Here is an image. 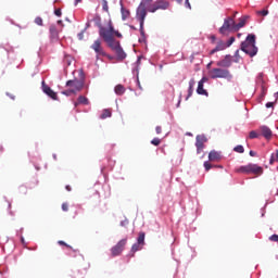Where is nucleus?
Instances as JSON below:
<instances>
[{"instance_id":"obj_1","label":"nucleus","mask_w":278,"mask_h":278,"mask_svg":"<svg viewBox=\"0 0 278 278\" xmlns=\"http://www.w3.org/2000/svg\"><path fill=\"white\" fill-rule=\"evenodd\" d=\"M99 36L104 40V42L108 45L110 49L113 51L117 49L121 46V41L114 39L116 38H123V34L121 31L114 29V23H112V20L109 21L108 27L103 25H99Z\"/></svg>"},{"instance_id":"obj_2","label":"nucleus","mask_w":278,"mask_h":278,"mask_svg":"<svg viewBox=\"0 0 278 278\" xmlns=\"http://www.w3.org/2000/svg\"><path fill=\"white\" fill-rule=\"evenodd\" d=\"M241 51L247 53L250 58H255L257 55V46H255V35L250 34L247 36L245 40L241 42L240 46Z\"/></svg>"},{"instance_id":"obj_3","label":"nucleus","mask_w":278,"mask_h":278,"mask_svg":"<svg viewBox=\"0 0 278 278\" xmlns=\"http://www.w3.org/2000/svg\"><path fill=\"white\" fill-rule=\"evenodd\" d=\"M208 75L211 79H227L228 81H231V79H233V75H231V72H229V70L227 68H212L210 70Z\"/></svg>"},{"instance_id":"obj_4","label":"nucleus","mask_w":278,"mask_h":278,"mask_svg":"<svg viewBox=\"0 0 278 278\" xmlns=\"http://www.w3.org/2000/svg\"><path fill=\"white\" fill-rule=\"evenodd\" d=\"M236 173H243L245 175H264V168L257 164L250 163L237 168Z\"/></svg>"},{"instance_id":"obj_5","label":"nucleus","mask_w":278,"mask_h":278,"mask_svg":"<svg viewBox=\"0 0 278 278\" xmlns=\"http://www.w3.org/2000/svg\"><path fill=\"white\" fill-rule=\"evenodd\" d=\"M137 18L140 23V35L144 40V20L147 18V5H144V2H141L137 9ZM142 40L139 39V42H142Z\"/></svg>"},{"instance_id":"obj_6","label":"nucleus","mask_w":278,"mask_h":278,"mask_svg":"<svg viewBox=\"0 0 278 278\" xmlns=\"http://www.w3.org/2000/svg\"><path fill=\"white\" fill-rule=\"evenodd\" d=\"M233 26H236L233 17L225 18L223 26L219 28V34H222V36H227L229 31H233Z\"/></svg>"},{"instance_id":"obj_7","label":"nucleus","mask_w":278,"mask_h":278,"mask_svg":"<svg viewBox=\"0 0 278 278\" xmlns=\"http://www.w3.org/2000/svg\"><path fill=\"white\" fill-rule=\"evenodd\" d=\"M170 3L166 0H156L152 5L149 7L148 12L152 14L157 12V10H168Z\"/></svg>"},{"instance_id":"obj_8","label":"nucleus","mask_w":278,"mask_h":278,"mask_svg":"<svg viewBox=\"0 0 278 278\" xmlns=\"http://www.w3.org/2000/svg\"><path fill=\"white\" fill-rule=\"evenodd\" d=\"M84 79H73V80H67L66 86L67 88H71L75 94L77 92H81L84 90Z\"/></svg>"},{"instance_id":"obj_9","label":"nucleus","mask_w":278,"mask_h":278,"mask_svg":"<svg viewBox=\"0 0 278 278\" xmlns=\"http://www.w3.org/2000/svg\"><path fill=\"white\" fill-rule=\"evenodd\" d=\"M125 247H127V238L119 240L117 244L111 249L112 257H117V255H121V253L125 251Z\"/></svg>"},{"instance_id":"obj_10","label":"nucleus","mask_w":278,"mask_h":278,"mask_svg":"<svg viewBox=\"0 0 278 278\" xmlns=\"http://www.w3.org/2000/svg\"><path fill=\"white\" fill-rule=\"evenodd\" d=\"M90 48L94 50L97 60H99V58H108V53L105 52V50H103V47L101 46V39H97L96 41H93Z\"/></svg>"},{"instance_id":"obj_11","label":"nucleus","mask_w":278,"mask_h":278,"mask_svg":"<svg viewBox=\"0 0 278 278\" xmlns=\"http://www.w3.org/2000/svg\"><path fill=\"white\" fill-rule=\"evenodd\" d=\"M207 136L205 135H197L195 149L198 155H201V152L203 151V149H205V143L207 142Z\"/></svg>"},{"instance_id":"obj_12","label":"nucleus","mask_w":278,"mask_h":278,"mask_svg":"<svg viewBox=\"0 0 278 278\" xmlns=\"http://www.w3.org/2000/svg\"><path fill=\"white\" fill-rule=\"evenodd\" d=\"M41 88L45 94L50 97V99H53V101H58V93L53 91V89H51V87H49L45 80L41 83Z\"/></svg>"},{"instance_id":"obj_13","label":"nucleus","mask_w":278,"mask_h":278,"mask_svg":"<svg viewBox=\"0 0 278 278\" xmlns=\"http://www.w3.org/2000/svg\"><path fill=\"white\" fill-rule=\"evenodd\" d=\"M232 62H233L232 56L228 54L223 60L217 61L216 66H219V68H229Z\"/></svg>"},{"instance_id":"obj_14","label":"nucleus","mask_w":278,"mask_h":278,"mask_svg":"<svg viewBox=\"0 0 278 278\" xmlns=\"http://www.w3.org/2000/svg\"><path fill=\"white\" fill-rule=\"evenodd\" d=\"M208 81V78L207 77H202V79L198 83V88H197V92H198V94H202V96H204V97H208V92H207V90H205L204 88H203V86H204V84L205 83H207Z\"/></svg>"},{"instance_id":"obj_15","label":"nucleus","mask_w":278,"mask_h":278,"mask_svg":"<svg viewBox=\"0 0 278 278\" xmlns=\"http://www.w3.org/2000/svg\"><path fill=\"white\" fill-rule=\"evenodd\" d=\"M223 160V154L216 150H213L208 153L210 162H220Z\"/></svg>"},{"instance_id":"obj_16","label":"nucleus","mask_w":278,"mask_h":278,"mask_svg":"<svg viewBox=\"0 0 278 278\" xmlns=\"http://www.w3.org/2000/svg\"><path fill=\"white\" fill-rule=\"evenodd\" d=\"M247 21H249V15H244L239 20V23L233 26V31H240L244 25H247Z\"/></svg>"},{"instance_id":"obj_17","label":"nucleus","mask_w":278,"mask_h":278,"mask_svg":"<svg viewBox=\"0 0 278 278\" xmlns=\"http://www.w3.org/2000/svg\"><path fill=\"white\" fill-rule=\"evenodd\" d=\"M225 49H227V43H225L223 40H219L216 47L211 50L210 55H214V53H218V51H225Z\"/></svg>"},{"instance_id":"obj_18","label":"nucleus","mask_w":278,"mask_h":278,"mask_svg":"<svg viewBox=\"0 0 278 278\" xmlns=\"http://www.w3.org/2000/svg\"><path fill=\"white\" fill-rule=\"evenodd\" d=\"M260 131L262 136L266 138V140H270L273 138V130H270L268 126H261Z\"/></svg>"},{"instance_id":"obj_19","label":"nucleus","mask_w":278,"mask_h":278,"mask_svg":"<svg viewBox=\"0 0 278 278\" xmlns=\"http://www.w3.org/2000/svg\"><path fill=\"white\" fill-rule=\"evenodd\" d=\"M50 38L51 40H58L60 33L58 31V27L55 25L50 26Z\"/></svg>"},{"instance_id":"obj_20","label":"nucleus","mask_w":278,"mask_h":278,"mask_svg":"<svg viewBox=\"0 0 278 278\" xmlns=\"http://www.w3.org/2000/svg\"><path fill=\"white\" fill-rule=\"evenodd\" d=\"M89 104H90V101L85 96H79L77 101L74 103L75 108H77V105H89Z\"/></svg>"},{"instance_id":"obj_21","label":"nucleus","mask_w":278,"mask_h":278,"mask_svg":"<svg viewBox=\"0 0 278 278\" xmlns=\"http://www.w3.org/2000/svg\"><path fill=\"white\" fill-rule=\"evenodd\" d=\"M114 53H116L118 60H125V58H127V53H125L123 47L121 46L114 50Z\"/></svg>"},{"instance_id":"obj_22","label":"nucleus","mask_w":278,"mask_h":278,"mask_svg":"<svg viewBox=\"0 0 278 278\" xmlns=\"http://www.w3.org/2000/svg\"><path fill=\"white\" fill-rule=\"evenodd\" d=\"M142 245L141 243H134L132 247H131V250H130V253H131V257H134L136 255V253H138V251H142Z\"/></svg>"},{"instance_id":"obj_23","label":"nucleus","mask_w":278,"mask_h":278,"mask_svg":"<svg viewBox=\"0 0 278 278\" xmlns=\"http://www.w3.org/2000/svg\"><path fill=\"white\" fill-rule=\"evenodd\" d=\"M112 117V111L110 109H104L102 111V114L100 115V118L104 121V118H111Z\"/></svg>"},{"instance_id":"obj_24","label":"nucleus","mask_w":278,"mask_h":278,"mask_svg":"<svg viewBox=\"0 0 278 278\" xmlns=\"http://www.w3.org/2000/svg\"><path fill=\"white\" fill-rule=\"evenodd\" d=\"M115 94L122 96L125 94V87L123 85L115 86Z\"/></svg>"},{"instance_id":"obj_25","label":"nucleus","mask_w":278,"mask_h":278,"mask_svg":"<svg viewBox=\"0 0 278 278\" xmlns=\"http://www.w3.org/2000/svg\"><path fill=\"white\" fill-rule=\"evenodd\" d=\"M121 12H122V21H127V17L130 15L129 10L122 8Z\"/></svg>"},{"instance_id":"obj_26","label":"nucleus","mask_w":278,"mask_h":278,"mask_svg":"<svg viewBox=\"0 0 278 278\" xmlns=\"http://www.w3.org/2000/svg\"><path fill=\"white\" fill-rule=\"evenodd\" d=\"M144 232H139L138 239H137V243L141 244L142 247H144Z\"/></svg>"},{"instance_id":"obj_27","label":"nucleus","mask_w":278,"mask_h":278,"mask_svg":"<svg viewBox=\"0 0 278 278\" xmlns=\"http://www.w3.org/2000/svg\"><path fill=\"white\" fill-rule=\"evenodd\" d=\"M102 10L108 14L110 13V7L108 5V0H102Z\"/></svg>"},{"instance_id":"obj_28","label":"nucleus","mask_w":278,"mask_h":278,"mask_svg":"<svg viewBox=\"0 0 278 278\" xmlns=\"http://www.w3.org/2000/svg\"><path fill=\"white\" fill-rule=\"evenodd\" d=\"M249 138H250V140H253L255 138H260V134H257V131H255V130H252L249 134Z\"/></svg>"},{"instance_id":"obj_29","label":"nucleus","mask_w":278,"mask_h":278,"mask_svg":"<svg viewBox=\"0 0 278 278\" xmlns=\"http://www.w3.org/2000/svg\"><path fill=\"white\" fill-rule=\"evenodd\" d=\"M233 151H236V153H244V147L242 146H236L233 148Z\"/></svg>"},{"instance_id":"obj_30","label":"nucleus","mask_w":278,"mask_h":278,"mask_svg":"<svg viewBox=\"0 0 278 278\" xmlns=\"http://www.w3.org/2000/svg\"><path fill=\"white\" fill-rule=\"evenodd\" d=\"M162 140H160V138H154L151 140V144H153L154 147H160Z\"/></svg>"},{"instance_id":"obj_31","label":"nucleus","mask_w":278,"mask_h":278,"mask_svg":"<svg viewBox=\"0 0 278 278\" xmlns=\"http://www.w3.org/2000/svg\"><path fill=\"white\" fill-rule=\"evenodd\" d=\"M62 94H65V97H71V94H75V91L70 88L67 90L62 91Z\"/></svg>"},{"instance_id":"obj_32","label":"nucleus","mask_w":278,"mask_h":278,"mask_svg":"<svg viewBox=\"0 0 278 278\" xmlns=\"http://www.w3.org/2000/svg\"><path fill=\"white\" fill-rule=\"evenodd\" d=\"M235 42H236V37H230V39L226 43V47H231Z\"/></svg>"},{"instance_id":"obj_33","label":"nucleus","mask_w":278,"mask_h":278,"mask_svg":"<svg viewBox=\"0 0 278 278\" xmlns=\"http://www.w3.org/2000/svg\"><path fill=\"white\" fill-rule=\"evenodd\" d=\"M204 168H205V170L207 172V170H210L211 168H214V166L212 165V164H210V162H204Z\"/></svg>"},{"instance_id":"obj_34","label":"nucleus","mask_w":278,"mask_h":278,"mask_svg":"<svg viewBox=\"0 0 278 278\" xmlns=\"http://www.w3.org/2000/svg\"><path fill=\"white\" fill-rule=\"evenodd\" d=\"M35 23H36V25H39L40 27H42V17H40V16L36 17Z\"/></svg>"},{"instance_id":"obj_35","label":"nucleus","mask_w":278,"mask_h":278,"mask_svg":"<svg viewBox=\"0 0 278 278\" xmlns=\"http://www.w3.org/2000/svg\"><path fill=\"white\" fill-rule=\"evenodd\" d=\"M270 242H278V235H271L269 237Z\"/></svg>"},{"instance_id":"obj_36","label":"nucleus","mask_w":278,"mask_h":278,"mask_svg":"<svg viewBox=\"0 0 278 278\" xmlns=\"http://www.w3.org/2000/svg\"><path fill=\"white\" fill-rule=\"evenodd\" d=\"M58 244H60L61 247H66L67 249H72V247L68 245V243H66L64 241H59Z\"/></svg>"},{"instance_id":"obj_37","label":"nucleus","mask_w":278,"mask_h":278,"mask_svg":"<svg viewBox=\"0 0 278 278\" xmlns=\"http://www.w3.org/2000/svg\"><path fill=\"white\" fill-rule=\"evenodd\" d=\"M257 14H261L262 16H268V10L258 11Z\"/></svg>"},{"instance_id":"obj_38","label":"nucleus","mask_w":278,"mask_h":278,"mask_svg":"<svg viewBox=\"0 0 278 278\" xmlns=\"http://www.w3.org/2000/svg\"><path fill=\"white\" fill-rule=\"evenodd\" d=\"M276 160H277V155L275 156V154H271L270 160H269V164H275Z\"/></svg>"},{"instance_id":"obj_39","label":"nucleus","mask_w":278,"mask_h":278,"mask_svg":"<svg viewBox=\"0 0 278 278\" xmlns=\"http://www.w3.org/2000/svg\"><path fill=\"white\" fill-rule=\"evenodd\" d=\"M62 210H63V212H68V203H63L62 204Z\"/></svg>"},{"instance_id":"obj_40","label":"nucleus","mask_w":278,"mask_h":278,"mask_svg":"<svg viewBox=\"0 0 278 278\" xmlns=\"http://www.w3.org/2000/svg\"><path fill=\"white\" fill-rule=\"evenodd\" d=\"M193 89H194L193 87H189L187 99H190V97H192Z\"/></svg>"},{"instance_id":"obj_41","label":"nucleus","mask_w":278,"mask_h":278,"mask_svg":"<svg viewBox=\"0 0 278 278\" xmlns=\"http://www.w3.org/2000/svg\"><path fill=\"white\" fill-rule=\"evenodd\" d=\"M21 242H22L24 249H27V242L25 241L24 237H21Z\"/></svg>"},{"instance_id":"obj_42","label":"nucleus","mask_w":278,"mask_h":278,"mask_svg":"<svg viewBox=\"0 0 278 278\" xmlns=\"http://www.w3.org/2000/svg\"><path fill=\"white\" fill-rule=\"evenodd\" d=\"M54 14H55V16H62V10L61 9H56L54 11Z\"/></svg>"},{"instance_id":"obj_43","label":"nucleus","mask_w":278,"mask_h":278,"mask_svg":"<svg viewBox=\"0 0 278 278\" xmlns=\"http://www.w3.org/2000/svg\"><path fill=\"white\" fill-rule=\"evenodd\" d=\"M155 131L157 135L162 134V126H156Z\"/></svg>"},{"instance_id":"obj_44","label":"nucleus","mask_w":278,"mask_h":278,"mask_svg":"<svg viewBox=\"0 0 278 278\" xmlns=\"http://www.w3.org/2000/svg\"><path fill=\"white\" fill-rule=\"evenodd\" d=\"M194 84H195L194 79H191L189 81V88H194Z\"/></svg>"},{"instance_id":"obj_45","label":"nucleus","mask_w":278,"mask_h":278,"mask_svg":"<svg viewBox=\"0 0 278 278\" xmlns=\"http://www.w3.org/2000/svg\"><path fill=\"white\" fill-rule=\"evenodd\" d=\"M185 5H186L187 8H189V10L192 8V7L190 5V0H186Z\"/></svg>"},{"instance_id":"obj_46","label":"nucleus","mask_w":278,"mask_h":278,"mask_svg":"<svg viewBox=\"0 0 278 278\" xmlns=\"http://www.w3.org/2000/svg\"><path fill=\"white\" fill-rule=\"evenodd\" d=\"M250 155H251V157H255V155H257V153L255 151L251 150Z\"/></svg>"},{"instance_id":"obj_47","label":"nucleus","mask_w":278,"mask_h":278,"mask_svg":"<svg viewBox=\"0 0 278 278\" xmlns=\"http://www.w3.org/2000/svg\"><path fill=\"white\" fill-rule=\"evenodd\" d=\"M78 40H84V33L78 34Z\"/></svg>"},{"instance_id":"obj_48","label":"nucleus","mask_w":278,"mask_h":278,"mask_svg":"<svg viewBox=\"0 0 278 278\" xmlns=\"http://www.w3.org/2000/svg\"><path fill=\"white\" fill-rule=\"evenodd\" d=\"M235 58H240V50H237V51L235 52Z\"/></svg>"},{"instance_id":"obj_49","label":"nucleus","mask_w":278,"mask_h":278,"mask_svg":"<svg viewBox=\"0 0 278 278\" xmlns=\"http://www.w3.org/2000/svg\"><path fill=\"white\" fill-rule=\"evenodd\" d=\"M274 103L273 102H267L266 108H273Z\"/></svg>"},{"instance_id":"obj_50","label":"nucleus","mask_w":278,"mask_h":278,"mask_svg":"<svg viewBox=\"0 0 278 278\" xmlns=\"http://www.w3.org/2000/svg\"><path fill=\"white\" fill-rule=\"evenodd\" d=\"M137 84H138V88H139L140 90H142V85H140V80H137Z\"/></svg>"},{"instance_id":"obj_51","label":"nucleus","mask_w":278,"mask_h":278,"mask_svg":"<svg viewBox=\"0 0 278 278\" xmlns=\"http://www.w3.org/2000/svg\"><path fill=\"white\" fill-rule=\"evenodd\" d=\"M65 190H67V192H71V190H72V189H71V186L67 185V186L65 187Z\"/></svg>"},{"instance_id":"obj_52","label":"nucleus","mask_w":278,"mask_h":278,"mask_svg":"<svg viewBox=\"0 0 278 278\" xmlns=\"http://www.w3.org/2000/svg\"><path fill=\"white\" fill-rule=\"evenodd\" d=\"M236 14H238V12H235L233 16H230L229 18H233V21H236Z\"/></svg>"},{"instance_id":"obj_53","label":"nucleus","mask_w":278,"mask_h":278,"mask_svg":"<svg viewBox=\"0 0 278 278\" xmlns=\"http://www.w3.org/2000/svg\"><path fill=\"white\" fill-rule=\"evenodd\" d=\"M77 3H81V0H75V5H77Z\"/></svg>"},{"instance_id":"obj_54","label":"nucleus","mask_w":278,"mask_h":278,"mask_svg":"<svg viewBox=\"0 0 278 278\" xmlns=\"http://www.w3.org/2000/svg\"><path fill=\"white\" fill-rule=\"evenodd\" d=\"M7 94H8V97H10L11 99L14 100V96H12V94H10V93H7Z\"/></svg>"},{"instance_id":"obj_55","label":"nucleus","mask_w":278,"mask_h":278,"mask_svg":"<svg viewBox=\"0 0 278 278\" xmlns=\"http://www.w3.org/2000/svg\"><path fill=\"white\" fill-rule=\"evenodd\" d=\"M58 25H62V20H59V21H58Z\"/></svg>"},{"instance_id":"obj_56","label":"nucleus","mask_w":278,"mask_h":278,"mask_svg":"<svg viewBox=\"0 0 278 278\" xmlns=\"http://www.w3.org/2000/svg\"><path fill=\"white\" fill-rule=\"evenodd\" d=\"M177 3H184V0H176Z\"/></svg>"},{"instance_id":"obj_57","label":"nucleus","mask_w":278,"mask_h":278,"mask_svg":"<svg viewBox=\"0 0 278 278\" xmlns=\"http://www.w3.org/2000/svg\"><path fill=\"white\" fill-rule=\"evenodd\" d=\"M237 36L240 38L242 36V34L239 33V34H237Z\"/></svg>"},{"instance_id":"obj_58","label":"nucleus","mask_w":278,"mask_h":278,"mask_svg":"<svg viewBox=\"0 0 278 278\" xmlns=\"http://www.w3.org/2000/svg\"><path fill=\"white\" fill-rule=\"evenodd\" d=\"M187 136H192V132H187Z\"/></svg>"},{"instance_id":"obj_59","label":"nucleus","mask_w":278,"mask_h":278,"mask_svg":"<svg viewBox=\"0 0 278 278\" xmlns=\"http://www.w3.org/2000/svg\"><path fill=\"white\" fill-rule=\"evenodd\" d=\"M210 66H212V63H208V64H207V68H210Z\"/></svg>"},{"instance_id":"obj_60","label":"nucleus","mask_w":278,"mask_h":278,"mask_svg":"<svg viewBox=\"0 0 278 278\" xmlns=\"http://www.w3.org/2000/svg\"><path fill=\"white\" fill-rule=\"evenodd\" d=\"M130 29H136V27H134V26H130Z\"/></svg>"},{"instance_id":"obj_61","label":"nucleus","mask_w":278,"mask_h":278,"mask_svg":"<svg viewBox=\"0 0 278 278\" xmlns=\"http://www.w3.org/2000/svg\"><path fill=\"white\" fill-rule=\"evenodd\" d=\"M212 38H213V40H216V37H215V36H213Z\"/></svg>"},{"instance_id":"obj_62","label":"nucleus","mask_w":278,"mask_h":278,"mask_svg":"<svg viewBox=\"0 0 278 278\" xmlns=\"http://www.w3.org/2000/svg\"><path fill=\"white\" fill-rule=\"evenodd\" d=\"M146 1L151 2V1H153V0H146Z\"/></svg>"},{"instance_id":"obj_63","label":"nucleus","mask_w":278,"mask_h":278,"mask_svg":"<svg viewBox=\"0 0 278 278\" xmlns=\"http://www.w3.org/2000/svg\"><path fill=\"white\" fill-rule=\"evenodd\" d=\"M122 225H125V223H124V222H122Z\"/></svg>"},{"instance_id":"obj_64","label":"nucleus","mask_w":278,"mask_h":278,"mask_svg":"<svg viewBox=\"0 0 278 278\" xmlns=\"http://www.w3.org/2000/svg\"><path fill=\"white\" fill-rule=\"evenodd\" d=\"M276 94H277V99H278V92Z\"/></svg>"}]
</instances>
